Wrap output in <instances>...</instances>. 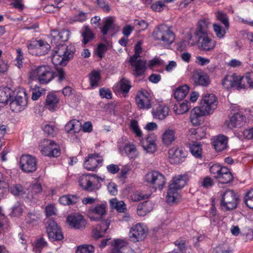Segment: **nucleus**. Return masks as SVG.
<instances>
[{
    "mask_svg": "<svg viewBox=\"0 0 253 253\" xmlns=\"http://www.w3.org/2000/svg\"><path fill=\"white\" fill-rule=\"evenodd\" d=\"M40 43L39 40H34L31 41L30 43H28L27 47L29 50V52L32 54V52L36 53L38 51V47Z\"/></svg>",
    "mask_w": 253,
    "mask_h": 253,
    "instance_id": "obj_60",
    "label": "nucleus"
},
{
    "mask_svg": "<svg viewBox=\"0 0 253 253\" xmlns=\"http://www.w3.org/2000/svg\"><path fill=\"white\" fill-rule=\"evenodd\" d=\"M142 146L148 153H153L157 149L156 138L153 136H149L142 141Z\"/></svg>",
    "mask_w": 253,
    "mask_h": 253,
    "instance_id": "obj_29",
    "label": "nucleus"
},
{
    "mask_svg": "<svg viewBox=\"0 0 253 253\" xmlns=\"http://www.w3.org/2000/svg\"><path fill=\"white\" fill-rule=\"evenodd\" d=\"M174 108L176 114H183L188 112L190 109V103L188 101L185 100L182 103L179 104L178 106H175Z\"/></svg>",
    "mask_w": 253,
    "mask_h": 253,
    "instance_id": "obj_49",
    "label": "nucleus"
},
{
    "mask_svg": "<svg viewBox=\"0 0 253 253\" xmlns=\"http://www.w3.org/2000/svg\"><path fill=\"white\" fill-rule=\"evenodd\" d=\"M94 252V247L91 245H82L76 250V253H93Z\"/></svg>",
    "mask_w": 253,
    "mask_h": 253,
    "instance_id": "obj_54",
    "label": "nucleus"
},
{
    "mask_svg": "<svg viewBox=\"0 0 253 253\" xmlns=\"http://www.w3.org/2000/svg\"><path fill=\"white\" fill-rule=\"evenodd\" d=\"M166 6L165 1L159 0L152 3L151 7L153 10L160 12L162 11Z\"/></svg>",
    "mask_w": 253,
    "mask_h": 253,
    "instance_id": "obj_59",
    "label": "nucleus"
},
{
    "mask_svg": "<svg viewBox=\"0 0 253 253\" xmlns=\"http://www.w3.org/2000/svg\"><path fill=\"white\" fill-rule=\"evenodd\" d=\"M222 84L226 89L234 87L236 89V74L226 75L222 80Z\"/></svg>",
    "mask_w": 253,
    "mask_h": 253,
    "instance_id": "obj_37",
    "label": "nucleus"
},
{
    "mask_svg": "<svg viewBox=\"0 0 253 253\" xmlns=\"http://www.w3.org/2000/svg\"><path fill=\"white\" fill-rule=\"evenodd\" d=\"M131 65L134 68V75L136 76H142L146 69V61L139 58L134 59V57H131L129 59Z\"/></svg>",
    "mask_w": 253,
    "mask_h": 253,
    "instance_id": "obj_24",
    "label": "nucleus"
},
{
    "mask_svg": "<svg viewBox=\"0 0 253 253\" xmlns=\"http://www.w3.org/2000/svg\"><path fill=\"white\" fill-rule=\"evenodd\" d=\"M28 103L27 94L25 90L19 91L10 103V108L12 112L16 113L23 111Z\"/></svg>",
    "mask_w": 253,
    "mask_h": 253,
    "instance_id": "obj_8",
    "label": "nucleus"
},
{
    "mask_svg": "<svg viewBox=\"0 0 253 253\" xmlns=\"http://www.w3.org/2000/svg\"><path fill=\"white\" fill-rule=\"evenodd\" d=\"M169 108L164 105H159L156 109H153L152 113L154 118L159 120L164 119L169 114Z\"/></svg>",
    "mask_w": 253,
    "mask_h": 253,
    "instance_id": "obj_36",
    "label": "nucleus"
},
{
    "mask_svg": "<svg viewBox=\"0 0 253 253\" xmlns=\"http://www.w3.org/2000/svg\"><path fill=\"white\" fill-rule=\"evenodd\" d=\"M114 27L113 18L108 17L104 22V26L101 28V32L103 35H106L109 31L114 30Z\"/></svg>",
    "mask_w": 253,
    "mask_h": 253,
    "instance_id": "obj_48",
    "label": "nucleus"
},
{
    "mask_svg": "<svg viewBox=\"0 0 253 253\" xmlns=\"http://www.w3.org/2000/svg\"><path fill=\"white\" fill-rule=\"evenodd\" d=\"M44 132L48 136H54L58 132V128L53 125L47 124L43 127Z\"/></svg>",
    "mask_w": 253,
    "mask_h": 253,
    "instance_id": "obj_55",
    "label": "nucleus"
},
{
    "mask_svg": "<svg viewBox=\"0 0 253 253\" xmlns=\"http://www.w3.org/2000/svg\"><path fill=\"white\" fill-rule=\"evenodd\" d=\"M111 206L113 209H116L119 212H125L126 210V206L125 203L116 199H112L110 201Z\"/></svg>",
    "mask_w": 253,
    "mask_h": 253,
    "instance_id": "obj_50",
    "label": "nucleus"
},
{
    "mask_svg": "<svg viewBox=\"0 0 253 253\" xmlns=\"http://www.w3.org/2000/svg\"><path fill=\"white\" fill-rule=\"evenodd\" d=\"M97 4L103 11L108 12L110 11V7L105 0H97Z\"/></svg>",
    "mask_w": 253,
    "mask_h": 253,
    "instance_id": "obj_64",
    "label": "nucleus"
},
{
    "mask_svg": "<svg viewBox=\"0 0 253 253\" xmlns=\"http://www.w3.org/2000/svg\"><path fill=\"white\" fill-rule=\"evenodd\" d=\"M236 89L253 88V73H248L244 76L236 75Z\"/></svg>",
    "mask_w": 253,
    "mask_h": 253,
    "instance_id": "obj_19",
    "label": "nucleus"
},
{
    "mask_svg": "<svg viewBox=\"0 0 253 253\" xmlns=\"http://www.w3.org/2000/svg\"><path fill=\"white\" fill-rule=\"evenodd\" d=\"M176 131L175 129L167 127L162 132L161 139L163 144L166 146L171 145L176 140Z\"/></svg>",
    "mask_w": 253,
    "mask_h": 253,
    "instance_id": "obj_22",
    "label": "nucleus"
},
{
    "mask_svg": "<svg viewBox=\"0 0 253 253\" xmlns=\"http://www.w3.org/2000/svg\"><path fill=\"white\" fill-rule=\"evenodd\" d=\"M190 151L196 158H200L202 156V148L200 142H193L189 144Z\"/></svg>",
    "mask_w": 253,
    "mask_h": 253,
    "instance_id": "obj_41",
    "label": "nucleus"
},
{
    "mask_svg": "<svg viewBox=\"0 0 253 253\" xmlns=\"http://www.w3.org/2000/svg\"><path fill=\"white\" fill-rule=\"evenodd\" d=\"M39 149L42 155L46 156L57 157L60 155L59 146L53 140L44 139L41 141Z\"/></svg>",
    "mask_w": 253,
    "mask_h": 253,
    "instance_id": "obj_6",
    "label": "nucleus"
},
{
    "mask_svg": "<svg viewBox=\"0 0 253 253\" xmlns=\"http://www.w3.org/2000/svg\"><path fill=\"white\" fill-rule=\"evenodd\" d=\"M130 128L133 132L135 133L136 136L140 137L142 136V132L140 129L138 123L136 121L132 120L130 122Z\"/></svg>",
    "mask_w": 253,
    "mask_h": 253,
    "instance_id": "obj_58",
    "label": "nucleus"
},
{
    "mask_svg": "<svg viewBox=\"0 0 253 253\" xmlns=\"http://www.w3.org/2000/svg\"><path fill=\"white\" fill-rule=\"evenodd\" d=\"M107 205L105 204H98L89 209L87 215L91 221H98L102 219L106 212Z\"/></svg>",
    "mask_w": 253,
    "mask_h": 253,
    "instance_id": "obj_18",
    "label": "nucleus"
},
{
    "mask_svg": "<svg viewBox=\"0 0 253 253\" xmlns=\"http://www.w3.org/2000/svg\"><path fill=\"white\" fill-rule=\"evenodd\" d=\"M206 128L205 127H198L191 128L187 132V138L191 142H196V140H201L205 136Z\"/></svg>",
    "mask_w": 253,
    "mask_h": 253,
    "instance_id": "obj_25",
    "label": "nucleus"
},
{
    "mask_svg": "<svg viewBox=\"0 0 253 253\" xmlns=\"http://www.w3.org/2000/svg\"><path fill=\"white\" fill-rule=\"evenodd\" d=\"M146 181L155 189L161 190L165 185L166 180L165 176L157 171L148 172L145 175Z\"/></svg>",
    "mask_w": 253,
    "mask_h": 253,
    "instance_id": "obj_10",
    "label": "nucleus"
},
{
    "mask_svg": "<svg viewBox=\"0 0 253 253\" xmlns=\"http://www.w3.org/2000/svg\"><path fill=\"white\" fill-rule=\"evenodd\" d=\"M152 36L155 40L161 41L165 45L171 44L175 36L170 28L166 25H160L154 29Z\"/></svg>",
    "mask_w": 253,
    "mask_h": 253,
    "instance_id": "obj_4",
    "label": "nucleus"
},
{
    "mask_svg": "<svg viewBox=\"0 0 253 253\" xmlns=\"http://www.w3.org/2000/svg\"><path fill=\"white\" fill-rule=\"evenodd\" d=\"M210 170L213 177L221 183H228L233 180V177L232 173L230 170L225 167L215 164L210 168Z\"/></svg>",
    "mask_w": 253,
    "mask_h": 253,
    "instance_id": "obj_5",
    "label": "nucleus"
},
{
    "mask_svg": "<svg viewBox=\"0 0 253 253\" xmlns=\"http://www.w3.org/2000/svg\"><path fill=\"white\" fill-rule=\"evenodd\" d=\"M127 245L126 241L121 239H115L114 241V248L112 249V253H122L124 248Z\"/></svg>",
    "mask_w": 253,
    "mask_h": 253,
    "instance_id": "obj_46",
    "label": "nucleus"
},
{
    "mask_svg": "<svg viewBox=\"0 0 253 253\" xmlns=\"http://www.w3.org/2000/svg\"><path fill=\"white\" fill-rule=\"evenodd\" d=\"M207 114L203 111L199 107H196L193 109L190 113V121L193 125L196 126L200 124V118Z\"/></svg>",
    "mask_w": 253,
    "mask_h": 253,
    "instance_id": "obj_32",
    "label": "nucleus"
},
{
    "mask_svg": "<svg viewBox=\"0 0 253 253\" xmlns=\"http://www.w3.org/2000/svg\"><path fill=\"white\" fill-rule=\"evenodd\" d=\"M221 205L227 210H233L237 205V198L233 191L227 190L223 194Z\"/></svg>",
    "mask_w": 253,
    "mask_h": 253,
    "instance_id": "obj_15",
    "label": "nucleus"
},
{
    "mask_svg": "<svg viewBox=\"0 0 253 253\" xmlns=\"http://www.w3.org/2000/svg\"><path fill=\"white\" fill-rule=\"evenodd\" d=\"M54 78L52 68L48 65L40 66L31 70L29 73V79L31 81H38L41 84H47Z\"/></svg>",
    "mask_w": 253,
    "mask_h": 253,
    "instance_id": "obj_3",
    "label": "nucleus"
},
{
    "mask_svg": "<svg viewBox=\"0 0 253 253\" xmlns=\"http://www.w3.org/2000/svg\"><path fill=\"white\" fill-rule=\"evenodd\" d=\"M246 122V117L241 113H236L231 117L227 124L230 128L240 127L244 126Z\"/></svg>",
    "mask_w": 253,
    "mask_h": 253,
    "instance_id": "obj_27",
    "label": "nucleus"
},
{
    "mask_svg": "<svg viewBox=\"0 0 253 253\" xmlns=\"http://www.w3.org/2000/svg\"><path fill=\"white\" fill-rule=\"evenodd\" d=\"M103 159L98 154H89L84 162V167L88 170L95 171L101 167Z\"/></svg>",
    "mask_w": 253,
    "mask_h": 253,
    "instance_id": "obj_16",
    "label": "nucleus"
},
{
    "mask_svg": "<svg viewBox=\"0 0 253 253\" xmlns=\"http://www.w3.org/2000/svg\"><path fill=\"white\" fill-rule=\"evenodd\" d=\"M189 91V87L187 85H184L178 87L173 93L174 97L177 100L183 99L187 94Z\"/></svg>",
    "mask_w": 253,
    "mask_h": 253,
    "instance_id": "obj_42",
    "label": "nucleus"
},
{
    "mask_svg": "<svg viewBox=\"0 0 253 253\" xmlns=\"http://www.w3.org/2000/svg\"><path fill=\"white\" fill-rule=\"evenodd\" d=\"M10 192L15 196H23L25 192L21 185H15L9 188Z\"/></svg>",
    "mask_w": 253,
    "mask_h": 253,
    "instance_id": "obj_57",
    "label": "nucleus"
},
{
    "mask_svg": "<svg viewBox=\"0 0 253 253\" xmlns=\"http://www.w3.org/2000/svg\"><path fill=\"white\" fill-rule=\"evenodd\" d=\"M148 229L143 223H138L133 225L129 230L128 236L134 242L143 241L146 237Z\"/></svg>",
    "mask_w": 253,
    "mask_h": 253,
    "instance_id": "obj_9",
    "label": "nucleus"
},
{
    "mask_svg": "<svg viewBox=\"0 0 253 253\" xmlns=\"http://www.w3.org/2000/svg\"><path fill=\"white\" fill-rule=\"evenodd\" d=\"M198 37L199 47L203 51H211L214 49L216 42L210 38L208 34L196 35Z\"/></svg>",
    "mask_w": 253,
    "mask_h": 253,
    "instance_id": "obj_17",
    "label": "nucleus"
},
{
    "mask_svg": "<svg viewBox=\"0 0 253 253\" xmlns=\"http://www.w3.org/2000/svg\"><path fill=\"white\" fill-rule=\"evenodd\" d=\"M67 222L71 227L78 229L84 228L86 224L83 216L76 213L69 215Z\"/></svg>",
    "mask_w": 253,
    "mask_h": 253,
    "instance_id": "obj_21",
    "label": "nucleus"
},
{
    "mask_svg": "<svg viewBox=\"0 0 253 253\" xmlns=\"http://www.w3.org/2000/svg\"><path fill=\"white\" fill-rule=\"evenodd\" d=\"M75 48L72 45L60 44L56 47L54 53L51 56V61L54 65L65 66L72 59L74 54Z\"/></svg>",
    "mask_w": 253,
    "mask_h": 253,
    "instance_id": "obj_1",
    "label": "nucleus"
},
{
    "mask_svg": "<svg viewBox=\"0 0 253 253\" xmlns=\"http://www.w3.org/2000/svg\"><path fill=\"white\" fill-rule=\"evenodd\" d=\"M152 96L150 93L144 89L139 90L135 97V102L138 107L141 109H149L151 108Z\"/></svg>",
    "mask_w": 253,
    "mask_h": 253,
    "instance_id": "obj_12",
    "label": "nucleus"
},
{
    "mask_svg": "<svg viewBox=\"0 0 253 253\" xmlns=\"http://www.w3.org/2000/svg\"><path fill=\"white\" fill-rule=\"evenodd\" d=\"M211 22L209 19H203L198 22V26L196 29L195 34L199 35L200 34H207V28Z\"/></svg>",
    "mask_w": 253,
    "mask_h": 253,
    "instance_id": "obj_39",
    "label": "nucleus"
},
{
    "mask_svg": "<svg viewBox=\"0 0 253 253\" xmlns=\"http://www.w3.org/2000/svg\"><path fill=\"white\" fill-rule=\"evenodd\" d=\"M130 88L131 84L129 81L125 78H123L114 86L113 89L115 92L121 91L124 93H127Z\"/></svg>",
    "mask_w": 253,
    "mask_h": 253,
    "instance_id": "obj_31",
    "label": "nucleus"
},
{
    "mask_svg": "<svg viewBox=\"0 0 253 253\" xmlns=\"http://www.w3.org/2000/svg\"><path fill=\"white\" fill-rule=\"evenodd\" d=\"M188 180L187 175H177L173 177L167 196V201L169 204L174 203L178 197V191L186 185Z\"/></svg>",
    "mask_w": 253,
    "mask_h": 253,
    "instance_id": "obj_2",
    "label": "nucleus"
},
{
    "mask_svg": "<svg viewBox=\"0 0 253 253\" xmlns=\"http://www.w3.org/2000/svg\"><path fill=\"white\" fill-rule=\"evenodd\" d=\"M93 177L90 175H83L79 179V185L84 190L91 191L95 189V185L93 184Z\"/></svg>",
    "mask_w": 253,
    "mask_h": 253,
    "instance_id": "obj_28",
    "label": "nucleus"
},
{
    "mask_svg": "<svg viewBox=\"0 0 253 253\" xmlns=\"http://www.w3.org/2000/svg\"><path fill=\"white\" fill-rule=\"evenodd\" d=\"M21 169L25 172H33L37 169L36 159L30 155H23L20 160Z\"/></svg>",
    "mask_w": 253,
    "mask_h": 253,
    "instance_id": "obj_14",
    "label": "nucleus"
},
{
    "mask_svg": "<svg viewBox=\"0 0 253 253\" xmlns=\"http://www.w3.org/2000/svg\"><path fill=\"white\" fill-rule=\"evenodd\" d=\"M12 91L8 89H0V103H6L11 97Z\"/></svg>",
    "mask_w": 253,
    "mask_h": 253,
    "instance_id": "obj_52",
    "label": "nucleus"
},
{
    "mask_svg": "<svg viewBox=\"0 0 253 253\" xmlns=\"http://www.w3.org/2000/svg\"><path fill=\"white\" fill-rule=\"evenodd\" d=\"M216 17L218 20L220 21L224 25L226 29H228L229 26V19L225 13L221 11H218L216 14Z\"/></svg>",
    "mask_w": 253,
    "mask_h": 253,
    "instance_id": "obj_56",
    "label": "nucleus"
},
{
    "mask_svg": "<svg viewBox=\"0 0 253 253\" xmlns=\"http://www.w3.org/2000/svg\"><path fill=\"white\" fill-rule=\"evenodd\" d=\"M16 52L17 55L15 60V65L19 68H20L21 67H22L23 64V54L20 48H18L16 49Z\"/></svg>",
    "mask_w": 253,
    "mask_h": 253,
    "instance_id": "obj_63",
    "label": "nucleus"
},
{
    "mask_svg": "<svg viewBox=\"0 0 253 253\" xmlns=\"http://www.w3.org/2000/svg\"><path fill=\"white\" fill-rule=\"evenodd\" d=\"M228 138L224 135L218 136L213 141V145L215 149L220 152L227 147Z\"/></svg>",
    "mask_w": 253,
    "mask_h": 253,
    "instance_id": "obj_34",
    "label": "nucleus"
},
{
    "mask_svg": "<svg viewBox=\"0 0 253 253\" xmlns=\"http://www.w3.org/2000/svg\"><path fill=\"white\" fill-rule=\"evenodd\" d=\"M59 102V99L56 95L49 94L47 95L46 100L45 107L51 112L55 111Z\"/></svg>",
    "mask_w": 253,
    "mask_h": 253,
    "instance_id": "obj_35",
    "label": "nucleus"
},
{
    "mask_svg": "<svg viewBox=\"0 0 253 253\" xmlns=\"http://www.w3.org/2000/svg\"><path fill=\"white\" fill-rule=\"evenodd\" d=\"M40 43L38 51L36 53L32 52V55H42L46 54L50 48V45L45 41L42 40H39Z\"/></svg>",
    "mask_w": 253,
    "mask_h": 253,
    "instance_id": "obj_43",
    "label": "nucleus"
},
{
    "mask_svg": "<svg viewBox=\"0 0 253 253\" xmlns=\"http://www.w3.org/2000/svg\"><path fill=\"white\" fill-rule=\"evenodd\" d=\"M213 29L217 38L219 39H223L227 29L222 28L219 24L214 23L213 24Z\"/></svg>",
    "mask_w": 253,
    "mask_h": 253,
    "instance_id": "obj_53",
    "label": "nucleus"
},
{
    "mask_svg": "<svg viewBox=\"0 0 253 253\" xmlns=\"http://www.w3.org/2000/svg\"><path fill=\"white\" fill-rule=\"evenodd\" d=\"M81 123L74 119L67 123L65 126V129L68 133L73 134L79 132L81 129Z\"/></svg>",
    "mask_w": 253,
    "mask_h": 253,
    "instance_id": "obj_33",
    "label": "nucleus"
},
{
    "mask_svg": "<svg viewBox=\"0 0 253 253\" xmlns=\"http://www.w3.org/2000/svg\"><path fill=\"white\" fill-rule=\"evenodd\" d=\"M59 201L63 205H70L77 203L78 198L75 195H64L59 198Z\"/></svg>",
    "mask_w": 253,
    "mask_h": 253,
    "instance_id": "obj_45",
    "label": "nucleus"
},
{
    "mask_svg": "<svg viewBox=\"0 0 253 253\" xmlns=\"http://www.w3.org/2000/svg\"><path fill=\"white\" fill-rule=\"evenodd\" d=\"M152 204L146 202L137 207V213L139 216H144L152 210Z\"/></svg>",
    "mask_w": 253,
    "mask_h": 253,
    "instance_id": "obj_47",
    "label": "nucleus"
},
{
    "mask_svg": "<svg viewBox=\"0 0 253 253\" xmlns=\"http://www.w3.org/2000/svg\"><path fill=\"white\" fill-rule=\"evenodd\" d=\"M193 80L196 85L207 86L210 83V79L207 74L202 71H195L193 74Z\"/></svg>",
    "mask_w": 253,
    "mask_h": 253,
    "instance_id": "obj_26",
    "label": "nucleus"
},
{
    "mask_svg": "<svg viewBox=\"0 0 253 253\" xmlns=\"http://www.w3.org/2000/svg\"><path fill=\"white\" fill-rule=\"evenodd\" d=\"M83 43L85 45L94 38V35L88 26H84L82 32Z\"/></svg>",
    "mask_w": 253,
    "mask_h": 253,
    "instance_id": "obj_40",
    "label": "nucleus"
},
{
    "mask_svg": "<svg viewBox=\"0 0 253 253\" xmlns=\"http://www.w3.org/2000/svg\"><path fill=\"white\" fill-rule=\"evenodd\" d=\"M110 222L108 220L102 221L99 225L97 226L93 230V237L98 239L105 234V232L108 229Z\"/></svg>",
    "mask_w": 253,
    "mask_h": 253,
    "instance_id": "obj_30",
    "label": "nucleus"
},
{
    "mask_svg": "<svg viewBox=\"0 0 253 253\" xmlns=\"http://www.w3.org/2000/svg\"><path fill=\"white\" fill-rule=\"evenodd\" d=\"M100 72L96 71H93L89 75V80L91 87H96L98 86L100 81Z\"/></svg>",
    "mask_w": 253,
    "mask_h": 253,
    "instance_id": "obj_51",
    "label": "nucleus"
},
{
    "mask_svg": "<svg viewBox=\"0 0 253 253\" xmlns=\"http://www.w3.org/2000/svg\"><path fill=\"white\" fill-rule=\"evenodd\" d=\"M70 32L67 29H63L59 32L57 30H52L50 33L51 42L56 44L58 47L61 42H67L70 37Z\"/></svg>",
    "mask_w": 253,
    "mask_h": 253,
    "instance_id": "obj_20",
    "label": "nucleus"
},
{
    "mask_svg": "<svg viewBox=\"0 0 253 253\" xmlns=\"http://www.w3.org/2000/svg\"><path fill=\"white\" fill-rule=\"evenodd\" d=\"M107 50V46L106 45L103 43H100L96 49V54L100 58H102L105 52Z\"/></svg>",
    "mask_w": 253,
    "mask_h": 253,
    "instance_id": "obj_62",
    "label": "nucleus"
},
{
    "mask_svg": "<svg viewBox=\"0 0 253 253\" xmlns=\"http://www.w3.org/2000/svg\"><path fill=\"white\" fill-rule=\"evenodd\" d=\"M46 230L49 239L54 242L63 239V234L55 221L49 219L46 222Z\"/></svg>",
    "mask_w": 253,
    "mask_h": 253,
    "instance_id": "obj_11",
    "label": "nucleus"
},
{
    "mask_svg": "<svg viewBox=\"0 0 253 253\" xmlns=\"http://www.w3.org/2000/svg\"><path fill=\"white\" fill-rule=\"evenodd\" d=\"M169 158L171 164H178L182 163L187 157V152L182 147L173 146L168 152Z\"/></svg>",
    "mask_w": 253,
    "mask_h": 253,
    "instance_id": "obj_13",
    "label": "nucleus"
},
{
    "mask_svg": "<svg viewBox=\"0 0 253 253\" xmlns=\"http://www.w3.org/2000/svg\"><path fill=\"white\" fill-rule=\"evenodd\" d=\"M217 106L216 96L212 93H206L203 95L199 106L207 115L212 114Z\"/></svg>",
    "mask_w": 253,
    "mask_h": 253,
    "instance_id": "obj_7",
    "label": "nucleus"
},
{
    "mask_svg": "<svg viewBox=\"0 0 253 253\" xmlns=\"http://www.w3.org/2000/svg\"><path fill=\"white\" fill-rule=\"evenodd\" d=\"M41 217V215L40 212L32 211L28 213L25 218V221L27 223L33 225L37 223Z\"/></svg>",
    "mask_w": 253,
    "mask_h": 253,
    "instance_id": "obj_44",
    "label": "nucleus"
},
{
    "mask_svg": "<svg viewBox=\"0 0 253 253\" xmlns=\"http://www.w3.org/2000/svg\"><path fill=\"white\" fill-rule=\"evenodd\" d=\"M119 149L120 153L123 154V152H124L125 154L130 159H135L138 155L135 145L128 141L125 142L122 146L120 145Z\"/></svg>",
    "mask_w": 253,
    "mask_h": 253,
    "instance_id": "obj_23",
    "label": "nucleus"
},
{
    "mask_svg": "<svg viewBox=\"0 0 253 253\" xmlns=\"http://www.w3.org/2000/svg\"><path fill=\"white\" fill-rule=\"evenodd\" d=\"M29 191L26 198L30 200H33L36 199V196L38 194L42 192V187L40 183L36 182L30 185Z\"/></svg>",
    "mask_w": 253,
    "mask_h": 253,
    "instance_id": "obj_38",
    "label": "nucleus"
},
{
    "mask_svg": "<svg viewBox=\"0 0 253 253\" xmlns=\"http://www.w3.org/2000/svg\"><path fill=\"white\" fill-rule=\"evenodd\" d=\"M245 202L250 209H253V189L249 191L246 195Z\"/></svg>",
    "mask_w": 253,
    "mask_h": 253,
    "instance_id": "obj_61",
    "label": "nucleus"
}]
</instances>
